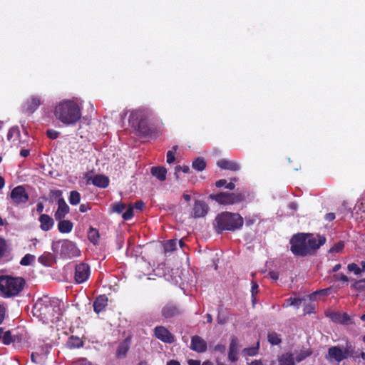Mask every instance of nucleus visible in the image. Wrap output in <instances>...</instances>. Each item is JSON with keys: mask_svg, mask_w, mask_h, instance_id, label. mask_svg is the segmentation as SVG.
<instances>
[{"mask_svg": "<svg viewBox=\"0 0 365 365\" xmlns=\"http://www.w3.org/2000/svg\"><path fill=\"white\" fill-rule=\"evenodd\" d=\"M11 335L10 331H6L4 332L3 336H2V342L4 344H9L11 342Z\"/></svg>", "mask_w": 365, "mask_h": 365, "instance_id": "obj_47", "label": "nucleus"}, {"mask_svg": "<svg viewBox=\"0 0 365 365\" xmlns=\"http://www.w3.org/2000/svg\"><path fill=\"white\" fill-rule=\"evenodd\" d=\"M83 345L82 341L78 337H71L68 341L70 348H79Z\"/></svg>", "mask_w": 365, "mask_h": 365, "instance_id": "obj_36", "label": "nucleus"}, {"mask_svg": "<svg viewBox=\"0 0 365 365\" xmlns=\"http://www.w3.org/2000/svg\"><path fill=\"white\" fill-rule=\"evenodd\" d=\"M189 365H201L200 361L199 360H195V359H190L188 361Z\"/></svg>", "mask_w": 365, "mask_h": 365, "instance_id": "obj_63", "label": "nucleus"}, {"mask_svg": "<svg viewBox=\"0 0 365 365\" xmlns=\"http://www.w3.org/2000/svg\"><path fill=\"white\" fill-rule=\"evenodd\" d=\"M6 250V242L5 241L0 238V257L4 255Z\"/></svg>", "mask_w": 365, "mask_h": 365, "instance_id": "obj_53", "label": "nucleus"}, {"mask_svg": "<svg viewBox=\"0 0 365 365\" xmlns=\"http://www.w3.org/2000/svg\"><path fill=\"white\" fill-rule=\"evenodd\" d=\"M151 173L160 181H164L166 179L167 170L164 167H153Z\"/></svg>", "mask_w": 365, "mask_h": 365, "instance_id": "obj_26", "label": "nucleus"}, {"mask_svg": "<svg viewBox=\"0 0 365 365\" xmlns=\"http://www.w3.org/2000/svg\"><path fill=\"white\" fill-rule=\"evenodd\" d=\"M69 207L66 204L63 198L60 197L58 200V209L55 212V218L57 220H61L69 212Z\"/></svg>", "mask_w": 365, "mask_h": 365, "instance_id": "obj_18", "label": "nucleus"}, {"mask_svg": "<svg viewBox=\"0 0 365 365\" xmlns=\"http://www.w3.org/2000/svg\"><path fill=\"white\" fill-rule=\"evenodd\" d=\"M291 251L295 255L304 256L308 255L307 235L299 233L294 235L290 240Z\"/></svg>", "mask_w": 365, "mask_h": 365, "instance_id": "obj_6", "label": "nucleus"}, {"mask_svg": "<svg viewBox=\"0 0 365 365\" xmlns=\"http://www.w3.org/2000/svg\"><path fill=\"white\" fill-rule=\"evenodd\" d=\"M178 241L177 240H170L164 243L165 252H170L174 251L177 247Z\"/></svg>", "mask_w": 365, "mask_h": 365, "instance_id": "obj_32", "label": "nucleus"}, {"mask_svg": "<svg viewBox=\"0 0 365 365\" xmlns=\"http://www.w3.org/2000/svg\"><path fill=\"white\" fill-rule=\"evenodd\" d=\"M72 365H93L91 361L85 358H81L74 361Z\"/></svg>", "mask_w": 365, "mask_h": 365, "instance_id": "obj_50", "label": "nucleus"}, {"mask_svg": "<svg viewBox=\"0 0 365 365\" xmlns=\"http://www.w3.org/2000/svg\"><path fill=\"white\" fill-rule=\"evenodd\" d=\"M10 196L15 204L26 203L29 200V196L22 186L14 188Z\"/></svg>", "mask_w": 365, "mask_h": 365, "instance_id": "obj_14", "label": "nucleus"}, {"mask_svg": "<svg viewBox=\"0 0 365 365\" xmlns=\"http://www.w3.org/2000/svg\"><path fill=\"white\" fill-rule=\"evenodd\" d=\"M155 337L164 343L172 344L175 341L174 336L168 329L163 326H158L154 329Z\"/></svg>", "mask_w": 365, "mask_h": 365, "instance_id": "obj_13", "label": "nucleus"}, {"mask_svg": "<svg viewBox=\"0 0 365 365\" xmlns=\"http://www.w3.org/2000/svg\"><path fill=\"white\" fill-rule=\"evenodd\" d=\"M125 207V205L122 202H116L111 205L112 211L116 213L122 212L124 210Z\"/></svg>", "mask_w": 365, "mask_h": 365, "instance_id": "obj_42", "label": "nucleus"}, {"mask_svg": "<svg viewBox=\"0 0 365 365\" xmlns=\"http://www.w3.org/2000/svg\"><path fill=\"white\" fill-rule=\"evenodd\" d=\"M352 287L355 289L363 292L365 290V280H359L352 284Z\"/></svg>", "mask_w": 365, "mask_h": 365, "instance_id": "obj_43", "label": "nucleus"}, {"mask_svg": "<svg viewBox=\"0 0 365 365\" xmlns=\"http://www.w3.org/2000/svg\"><path fill=\"white\" fill-rule=\"evenodd\" d=\"M302 302V299H299V298H289L288 299H287V302L286 304H284L283 305V307H289V306H296V307H299L300 303Z\"/></svg>", "mask_w": 365, "mask_h": 365, "instance_id": "obj_40", "label": "nucleus"}, {"mask_svg": "<svg viewBox=\"0 0 365 365\" xmlns=\"http://www.w3.org/2000/svg\"><path fill=\"white\" fill-rule=\"evenodd\" d=\"M73 227V222L70 220H61L58 223V230L61 233H69Z\"/></svg>", "mask_w": 365, "mask_h": 365, "instance_id": "obj_24", "label": "nucleus"}, {"mask_svg": "<svg viewBox=\"0 0 365 365\" xmlns=\"http://www.w3.org/2000/svg\"><path fill=\"white\" fill-rule=\"evenodd\" d=\"M344 247V244L343 242H339L335 244L330 250L329 252H340Z\"/></svg>", "mask_w": 365, "mask_h": 365, "instance_id": "obj_44", "label": "nucleus"}, {"mask_svg": "<svg viewBox=\"0 0 365 365\" xmlns=\"http://www.w3.org/2000/svg\"><path fill=\"white\" fill-rule=\"evenodd\" d=\"M267 339L272 345H278L282 341L280 335L274 331H272L268 334Z\"/></svg>", "mask_w": 365, "mask_h": 365, "instance_id": "obj_30", "label": "nucleus"}, {"mask_svg": "<svg viewBox=\"0 0 365 365\" xmlns=\"http://www.w3.org/2000/svg\"><path fill=\"white\" fill-rule=\"evenodd\" d=\"M347 269L350 272H353L356 275H359L363 272V269L356 263L349 264Z\"/></svg>", "mask_w": 365, "mask_h": 365, "instance_id": "obj_38", "label": "nucleus"}, {"mask_svg": "<svg viewBox=\"0 0 365 365\" xmlns=\"http://www.w3.org/2000/svg\"><path fill=\"white\" fill-rule=\"evenodd\" d=\"M210 197L221 205H234L244 200L245 192H220L219 194L211 195Z\"/></svg>", "mask_w": 365, "mask_h": 365, "instance_id": "obj_7", "label": "nucleus"}, {"mask_svg": "<svg viewBox=\"0 0 365 365\" xmlns=\"http://www.w3.org/2000/svg\"><path fill=\"white\" fill-rule=\"evenodd\" d=\"M162 316L165 318L174 317L180 314L178 307L172 303L166 304L162 309Z\"/></svg>", "mask_w": 365, "mask_h": 365, "instance_id": "obj_22", "label": "nucleus"}, {"mask_svg": "<svg viewBox=\"0 0 365 365\" xmlns=\"http://www.w3.org/2000/svg\"><path fill=\"white\" fill-rule=\"evenodd\" d=\"M44 206L43 203L38 202L36 205V211L38 213H41L43 211Z\"/></svg>", "mask_w": 365, "mask_h": 365, "instance_id": "obj_62", "label": "nucleus"}, {"mask_svg": "<svg viewBox=\"0 0 365 365\" xmlns=\"http://www.w3.org/2000/svg\"><path fill=\"white\" fill-rule=\"evenodd\" d=\"M227 185V180H220L216 182L215 183V185L217 187H225V185Z\"/></svg>", "mask_w": 365, "mask_h": 365, "instance_id": "obj_56", "label": "nucleus"}, {"mask_svg": "<svg viewBox=\"0 0 365 365\" xmlns=\"http://www.w3.org/2000/svg\"><path fill=\"white\" fill-rule=\"evenodd\" d=\"M68 200L72 205H78L81 200L80 193L76 190L71 191Z\"/></svg>", "mask_w": 365, "mask_h": 365, "instance_id": "obj_33", "label": "nucleus"}, {"mask_svg": "<svg viewBox=\"0 0 365 365\" xmlns=\"http://www.w3.org/2000/svg\"><path fill=\"white\" fill-rule=\"evenodd\" d=\"M329 317L335 323L349 324L351 323V319L346 313H340L337 312H331Z\"/></svg>", "mask_w": 365, "mask_h": 365, "instance_id": "obj_20", "label": "nucleus"}, {"mask_svg": "<svg viewBox=\"0 0 365 365\" xmlns=\"http://www.w3.org/2000/svg\"><path fill=\"white\" fill-rule=\"evenodd\" d=\"M244 224L242 217L238 213L222 212L218 214L213 222L215 231L220 234L223 231L234 232L240 229Z\"/></svg>", "mask_w": 365, "mask_h": 365, "instance_id": "obj_3", "label": "nucleus"}, {"mask_svg": "<svg viewBox=\"0 0 365 365\" xmlns=\"http://www.w3.org/2000/svg\"><path fill=\"white\" fill-rule=\"evenodd\" d=\"M90 276L89 266L85 263H80L76 266L74 279L78 284L86 282Z\"/></svg>", "mask_w": 365, "mask_h": 365, "instance_id": "obj_12", "label": "nucleus"}, {"mask_svg": "<svg viewBox=\"0 0 365 365\" xmlns=\"http://www.w3.org/2000/svg\"><path fill=\"white\" fill-rule=\"evenodd\" d=\"M5 317V308L0 305V324L3 322Z\"/></svg>", "mask_w": 365, "mask_h": 365, "instance_id": "obj_55", "label": "nucleus"}, {"mask_svg": "<svg viewBox=\"0 0 365 365\" xmlns=\"http://www.w3.org/2000/svg\"><path fill=\"white\" fill-rule=\"evenodd\" d=\"M46 134L50 139L54 140L58 137L59 132L53 129H48L46 132Z\"/></svg>", "mask_w": 365, "mask_h": 365, "instance_id": "obj_48", "label": "nucleus"}, {"mask_svg": "<svg viewBox=\"0 0 365 365\" xmlns=\"http://www.w3.org/2000/svg\"><path fill=\"white\" fill-rule=\"evenodd\" d=\"M334 218H335V215H334V213H332V212L327 213L325 215V219L329 222L334 220Z\"/></svg>", "mask_w": 365, "mask_h": 365, "instance_id": "obj_59", "label": "nucleus"}, {"mask_svg": "<svg viewBox=\"0 0 365 365\" xmlns=\"http://www.w3.org/2000/svg\"><path fill=\"white\" fill-rule=\"evenodd\" d=\"M42 103V99L38 96H31L24 103L22 110L26 113H34Z\"/></svg>", "mask_w": 365, "mask_h": 365, "instance_id": "obj_11", "label": "nucleus"}, {"mask_svg": "<svg viewBox=\"0 0 365 365\" xmlns=\"http://www.w3.org/2000/svg\"><path fill=\"white\" fill-rule=\"evenodd\" d=\"M248 365H263L261 360H254L248 364Z\"/></svg>", "mask_w": 365, "mask_h": 365, "instance_id": "obj_64", "label": "nucleus"}, {"mask_svg": "<svg viewBox=\"0 0 365 365\" xmlns=\"http://www.w3.org/2000/svg\"><path fill=\"white\" fill-rule=\"evenodd\" d=\"M259 345V343L257 342L256 346H252V347H249V348L244 349L243 351H242L244 356H256L257 354V353H258Z\"/></svg>", "mask_w": 365, "mask_h": 365, "instance_id": "obj_34", "label": "nucleus"}, {"mask_svg": "<svg viewBox=\"0 0 365 365\" xmlns=\"http://www.w3.org/2000/svg\"><path fill=\"white\" fill-rule=\"evenodd\" d=\"M34 261H35L34 255H32L31 254H26L21 259L20 264L23 266H28V265H30Z\"/></svg>", "mask_w": 365, "mask_h": 365, "instance_id": "obj_37", "label": "nucleus"}, {"mask_svg": "<svg viewBox=\"0 0 365 365\" xmlns=\"http://www.w3.org/2000/svg\"><path fill=\"white\" fill-rule=\"evenodd\" d=\"M180 171L183 172L184 173H187L190 171V168L187 165H183V166L178 165V166H177L175 168V175H176L177 178H178V173Z\"/></svg>", "mask_w": 365, "mask_h": 365, "instance_id": "obj_49", "label": "nucleus"}, {"mask_svg": "<svg viewBox=\"0 0 365 365\" xmlns=\"http://www.w3.org/2000/svg\"><path fill=\"white\" fill-rule=\"evenodd\" d=\"M60 252L63 257L68 259L78 257L81 254L76 245L68 240L62 242Z\"/></svg>", "mask_w": 365, "mask_h": 365, "instance_id": "obj_9", "label": "nucleus"}, {"mask_svg": "<svg viewBox=\"0 0 365 365\" xmlns=\"http://www.w3.org/2000/svg\"><path fill=\"white\" fill-rule=\"evenodd\" d=\"M353 353L354 347L351 342L347 341L344 349L337 346L330 347L328 350L326 359L329 361L340 362L347 357L352 356Z\"/></svg>", "mask_w": 365, "mask_h": 365, "instance_id": "obj_5", "label": "nucleus"}, {"mask_svg": "<svg viewBox=\"0 0 365 365\" xmlns=\"http://www.w3.org/2000/svg\"><path fill=\"white\" fill-rule=\"evenodd\" d=\"M331 288H327L319 290V292H316V294H322L324 295H328L330 293Z\"/></svg>", "mask_w": 365, "mask_h": 365, "instance_id": "obj_60", "label": "nucleus"}, {"mask_svg": "<svg viewBox=\"0 0 365 365\" xmlns=\"http://www.w3.org/2000/svg\"><path fill=\"white\" fill-rule=\"evenodd\" d=\"M225 349H226L225 346V345H223V344H217V345L214 347V350H215V351H219V352H220V353H225Z\"/></svg>", "mask_w": 365, "mask_h": 365, "instance_id": "obj_54", "label": "nucleus"}, {"mask_svg": "<svg viewBox=\"0 0 365 365\" xmlns=\"http://www.w3.org/2000/svg\"><path fill=\"white\" fill-rule=\"evenodd\" d=\"M40 228L42 231H49L54 225L53 219L46 214H41L38 217Z\"/></svg>", "mask_w": 365, "mask_h": 365, "instance_id": "obj_19", "label": "nucleus"}, {"mask_svg": "<svg viewBox=\"0 0 365 365\" xmlns=\"http://www.w3.org/2000/svg\"><path fill=\"white\" fill-rule=\"evenodd\" d=\"M108 299L105 295L98 297L93 302V309L96 313H100L107 306Z\"/></svg>", "mask_w": 365, "mask_h": 365, "instance_id": "obj_23", "label": "nucleus"}, {"mask_svg": "<svg viewBox=\"0 0 365 365\" xmlns=\"http://www.w3.org/2000/svg\"><path fill=\"white\" fill-rule=\"evenodd\" d=\"M125 220H129L133 217V207H130L122 215Z\"/></svg>", "mask_w": 365, "mask_h": 365, "instance_id": "obj_46", "label": "nucleus"}, {"mask_svg": "<svg viewBox=\"0 0 365 365\" xmlns=\"http://www.w3.org/2000/svg\"><path fill=\"white\" fill-rule=\"evenodd\" d=\"M19 130L16 127H13L9 129L7 134V140L9 141H15L19 135Z\"/></svg>", "mask_w": 365, "mask_h": 365, "instance_id": "obj_35", "label": "nucleus"}, {"mask_svg": "<svg viewBox=\"0 0 365 365\" xmlns=\"http://www.w3.org/2000/svg\"><path fill=\"white\" fill-rule=\"evenodd\" d=\"M217 165L223 170L238 171L240 169V164L237 161L234 160L222 159L217 161Z\"/></svg>", "mask_w": 365, "mask_h": 365, "instance_id": "obj_21", "label": "nucleus"}, {"mask_svg": "<svg viewBox=\"0 0 365 365\" xmlns=\"http://www.w3.org/2000/svg\"><path fill=\"white\" fill-rule=\"evenodd\" d=\"M192 166L197 171H202L206 167V163L203 158H197L192 162Z\"/></svg>", "mask_w": 365, "mask_h": 365, "instance_id": "obj_29", "label": "nucleus"}, {"mask_svg": "<svg viewBox=\"0 0 365 365\" xmlns=\"http://www.w3.org/2000/svg\"><path fill=\"white\" fill-rule=\"evenodd\" d=\"M31 360L35 364H43V357L38 353H32L31 355Z\"/></svg>", "mask_w": 365, "mask_h": 365, "instance_id": "obj_45", "label": "nucleus"}, {"mask_svg": "<svg viewBox=\"0 0 365 365\" xmlns=\"http://www.w3.org/2000/svg\"><path fill=\"white\" fill-rule=\"evenodd\" d=\"M83 101L76 97L64 98L53 106L54 118L63 125L71 126L78 123L83 115Z\"/></svg>", "mask_w": 365, "mask_h": 365, "instance_id": "obj_1", "label": "nucleus"}, {"mask_svg": "<svg viewBox=\"0 0 365 365\" xmlns=\"http://www.w3.org/2000/svg\"><path fill=\"white\" fill-rule=\"evenodd\" d=\"M52 195L56 197H60L62 195V191L59 190H53L51 192Z\"/></svg>", "mask_w": 365, "mask_h": 365, "instance_id": "obj_61", "label": "nucleus"}, {"mask_svg": "<svg viewBox=\"0 0 365 365\" xmlns=\"http://www.w3.org/2000/svg\"><path fill=\"white\" fill-rule=\"evenodd\" d=\"M269 275L273 281H277L279 278V274L276 272H270Z\"/></svg>", "mask_w": 365, "mask_h": 365, "instance_id": "obj_58", "label": "nucleus"}, {"mask_svg": "<svg viewBox=\"0 0 365 365\" xmlns=\"http://www.w3.org/2000/svg\"><path fill=\"white\" fill-rule=\"evenodd\" d=\"M178 149V146L175 145L173 148V150H168L167 153V163L171 164L175 161V153Z\"/></svg>", "mask_w": 365, "mask_h": 365, "instance_id": "obj_41", "label": "nucleus"}, {"mask_svg": "<svg viewBox=\"0 0 365 365\" xmlns=\"http://www.w3.org/2000/svg\"><path fill=\"white\" fill-rule=\"evenodd\" d=\"M25 280L21 277H0V292L4 297L18 295L24 289Z\"/></svg>", "mask_w": 365, "mask_h": 365, "instance_id": "obj_4", "label": "nucleus"}, {"mask_svg": "<svg viewBox=\"0 0 365 365\" xmlns=\"http://www.w3.org/2000/svg\"><path fill=\"white\" fill-rule=\"evenodd\" d=\"M129 349V346L127 342L121 343L116 351V356L119 359L124 358Z\"/></svg>", "mask_w": 365, "mask_h": 365, "instance_id": "obj_28", "label": "nucleus"}, {"mask_svg": "<svg viewBox=\"0 0 365 365\" xmlns=\"http://www.w3.org/2000/svg\"><path fill=\"white\" fill-rule=\"evenodd\" d=\"M312 354V351L309 349L302 350L297 356L296 360L297 361H302L305 359L307 357Z\"/></svg>", "mask_w": 365, "mask_h": 365, "instance_id": "obj_39", "label": "nucleus"}, {"mask_svg": "<svg viewBox=\"0 0 365 365\" xmlns=\"http://www.w3.org/2000/svg\"><path fill=\"white\" fill-rule=\"evenodd\" d=\"M190 349L197 353H204L207 351V344L205 340L198 335H195L191 338Z\"/></svg>", "mask_w": 365, "mask_h": 365, "instance_id": "obj_15", "label": "nucleus"}, {"mask_svg": "<svg viewBox=\"0 0 365 365\" xmlns=\"http://www.w3.org/2000/svg\"><path fill=\"white\" fill-rule=\"evenodd\" d=\"M279 365H295L294 354L291 353H285L278 358Z\"/></svg>", "mask_w": 365, "mask_h": 365, "instance_id": "obj_25", "label": "nucleus"}, {"mask_svg": "<svg viewBox=\"0 0 365 365\" xmlns=\"http://www.w3.org/2000/svg\"><path fill=\"white\" fill-rule=\"evenodd\" d=\"M239 342L237 337L231 338L229 346L228 359L232 362H235L238 359Z\"/></svg>", "mask_w": 365, "mask_h": 365, "instance_id": "obj_17", "label": "nucleus"}, {"mask_svg": "<svg viewBox=\"0 0 365 365\" xmlns=\"http://www.w3.org/2000/svg\"><path fill=\"white\" fill-rule=\"evenodd\" d=\"M61 302L47 296L38 299L33 307L34 315L43 323L55 322L61 315Z\"/></svg>", "mask_w": 365, "mask_h": 365, "instance_id": "obj_2", "label": "nucleus"}, {"mask_svg": "<svg viewBox=\"0 0 365 365\" xmlns=\"http://www.w3.org/2000/svg\"><path fill=\"white\" fill-rule=\"evenodd\" d=\"M334 277L337 281H341L345 283L349 282V278L344 274H334Z\"/></svg>", "mask_w": 365, "mask_h": 365, "instance_id": "obj_51", "label": "nucleus"}, {"mask_svg": "<svg viewBox=\"0 0 365 365\" xmlns=\"http://www.w3.org/2000/svg\"><path fill=\"white\" fill-rule=\"evenodd\" d=\"M88 238L93 245H96L98 243V240L99 238L98 231L94 228H90L88 232Z\"/></svg>", "mask_w": 365, "mask_h": 365, "instance_id": "obj_31", "label": "nucleus"}, {"mask_svg": "<svg viewBox=\"0 0 365 365\" xmlns=\"http://www.w3.org/2000/svg\"><path fill=\"white\" fill-rule=\"evenodd\" d=\"M92 183L99 187L105 188L108 185V178L103 175H96L93 180Z\"/></svg>", "mask_w": 365, "mask_h": 365, "instance_id": "obj_27", "label": "nucleus"}, {"mask_svg": "<svg viewBox=\"0 0 365 365\" xmlns=\"http://www.w3.org/2000/svg\"><path fill=\"white\" fill-rule=\"evenodd\" d=\"M134 207H135V209L140 210L144 207V202L143 201H137L135 203V206Z\"/></svg>", "mask_w": 365, "mask_h": 365, "instance_id": "obj_57", "label": "nucleus"}, {"mask_svg": "<svg viewBox=\"0 0 365 365\" xmlns=\"http://www.w3.org/2000/svg\"><path fill=\"white\" fill-rule=\"evenodd\" d=\"M209 210L208 205L203 201L196 200L193 207L192 215L195 218L205 217Z\"/></svg>", "mask_w": 365, "mask_h": 365, "instance_id": "obj_16", "label": "nucleus"}, {"mask_svg": "<svg viewBox=\"0 0 365 365\" xmlns=\"http://www.w3.org/2000/svg\"><path fill=\"white\" fill-rule=\"evenodd\" d=\"M258 284L257 282H252V289H251V292H252V297L254 298L255 295L257 293V291H258Z\"/></svg>", "mask_w": 365, "mask_h": 365, "instance_id": "obj_52", "label": "nucleus"}, {"mask_svg": "<svg viewBox=\"0 0 365 365\" xmlns=\"http://www.w3.org/2000/svg\"><path fill=\"white\" fill-rule=\"evenodd\" d=\"M307 243L308 247V254L318 250L322 245L326 242V238L322 235H314L306 234Z\"/></svg>", "mask_w": 365, "mask_h": 365, "instance_id": "obj_10", "label": "nucleus"}, {"mask_svg": "<svg viewBox=\"0 0 365 365\" xmlns=\"http://www.w3.org/2000/svg\"><path fill=\"white\" fill-rule=\"evenodd\" d=\"M147 115V111L144 109L133 110L129 116V123L135 129L141 130L145 127Z\"/></svg>", "mask_w": 365, "mask_h": 365, "instance_id": "obj_8", "label": "nucleus"}]
</instances>
